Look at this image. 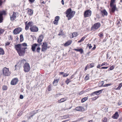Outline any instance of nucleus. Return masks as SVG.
<instances>
[{
  "label": "nucleus",
  "instance_id": "1",
  "mask_svg": "<svg viewBox=\"0 0 122 122\" xmlns=\"http://www.w3.org/2000/svg\"><path fill=\"white\" fill-rule=\"evenodd\" d=\"M27 46V44L23 43L22 44H19L15 45V48L17 51L19 55L20 56H24L25 52V50L27 48L25 47Z\"/></svg>",
  "mask_w": 122,
  "mask_h": 122
},
{
  "label": "nucleus",
  "instance_id": "2",
  "mask_svg": "<svg viewBox=\"0 0 122 122\" xmlns=\"http://www.w3.org/2000/svg\"><path fill=\"white\" fill-rule=\"evenodd\" d=\"M66 16L68 17V20H69L72 18L74 16L75 12L74 11H71V8L68 9L66 11Z\"/></svg>",
  "mask_w": 122,
  "mask_h": 122
},
{
  "label": "nucleus",
  "instance_id": "3",
  "mask_svg": "<svg viewBox=\"0 0 122 122\" xmlns=\"http://www.w3.org/2000/svg\"><path fill=\"white\" fill-rule=\"evenodd\" d=\"M2 71L3 75L5 76H9L11 74L9 69L5 67L3 69Z\"/></svg>",
  "mask_w": 122,
  "mask_h": 122
},
{
  "label": "nucleus",
  "instance_id": "4",
  "mask_svg": "<svg viewBox=\"0 0 122 122\" xmlns=\"http://www.w3.org/2000/svg\"><path fill=\"white\" fill-rule=\"evenodd\" d=\"M101 26V24L99 22L97 23L94 24V25L91 27V30H92L94 31L97 30Z\"/></svg>",
  "mask_w": 122,
  "mask_h": 122
},
{
  "label": "nucleus",
  "instance_id": "5",
  "mask_svg": "<svg viewBox=\"0 0 122 122\" xmlns=\"http://www.w3.org/2000/svg\"><path fill=\"white\" fill-rule=\"evenodd\" d=\"M24 71L25 72L29 71L30 69V66L29 64L27 63H25L24 65Z\"/></svg>",
  "mask_w": 122,
  "mask_h": 122
},
{
  "label": "nucleus",
  "instance_id": "6",
  "mask_svg": "<svg viewBox=\"0 0 122 122\" xmlns=\"http://www.w3.org/2000/svg\"><path fill=\"white\" fill-rule=\"evenodd\" d=\"M48 44L46 42H43L42 45L41 51H44L46 50L48 48Z\"/></svg>",
  "mask_w": 122,
  "mask_h": 122
},
{
  "label": "nucleus",
  "instance_id": "7",
  "mask_svg": "<svg viewBox=\"0 0 122 122\" xmlns=\"http://www.w3.org/2000/svg\"><path fill=\"white\" fill-rule=\"evenodd\" d=\"M92 14V11L91 10H88L85 11L84 16L85 17L90 16Z\"/></svg>",
  "mask_w": 122,
  "mask_h": 122
},
{
  "label": "nucleus",
  "instance_id": "8",
  "mask_svg": "<svg viewBox=\"0 0 122 122\" xmlns=\"http://www.w3.org/2000/svg\"><path fill=\"white\" fill-rule=\"evenodd\" d=\"M22 31V29L20 28H15L14 30L13 33L14 34H17L20 33Z\"/></svg>",
  "mask_w": 122,
  "mask_h": 122
},
{
  "label": "nucleus",
  "instance_id": "9",
  "mask_svg": "<svg viewBox=\"0 0 122 122\" xmlns=\"http://www.w3.org/2000/svg\"><path fill=\"white\" fill-rule=\"evenodd\" d=\"M5 12L4 10L0 11V23L2 22L3 20L2 15H5Z\"/></svg>",
  "mask_w": 122,
  "mask_h": 122
},
{
  "label": "nucleus",
  "instance_id": "10",
  "mask_svg": "<svg viewBox=\"0 0 122 122\" xmlns=\"http://www.w3.org/2000/svg\"><path fill=\"white\" fill-rule=\"evenodd\" d=\"M18 81L17 78H15L13 79L11 81V85H16Z\"/></svg>",
  "mask_w": 122,
  "mask_h": 122
},
{
  "label": "nucleus",
  "instance_id": "11",
  "mask_svg": "<svg viewBox=\"0 0 122 122\" xmlns=\"http://www.w3.org/2000/svg\"><path fill=\"white\" fill-rule=\"evenodd\" d=\"M17 16L16 13L15 12H14L12 15L10 16V19L11 20H15Z\"/></svg>",
  "mask_w": 122,
  "mask_h": 122
},
{
  "label": "nucleus",
  "instance_id": "12",
  "mask_svg": "<svg viewBox=\"0 0 122 122\" xmlns=\"http://www.w3.org/2000/svg\"><path fill=\"white\" fill-rule=\"evenodd\" d=\"M38 28L35 26H31V31L36 32L38 31Z\"/></svg>",
  "mask_w": 122,
  "mask_h": 122
},
{
  "label": "nucleus",
  "instance_id": "13",
  "mask_svg": "<svg viewBox=\"0 0 122 122\" xmlns=\"http://www.w3.org/2000/svg\"><path fill=\"white\" fill-rule=\"evenodd\" d=\"M119 116L118 113L117 112L112 116V118L113 119H117L118 118Z\"/></svg>",
  "mask_w": 122,
  "mask_h": 122
},
{
  "label": "nucleus",
  "instance_id": "14",
  "mask_svg": "<svg viewBox=\"0 0 122 122\" xmlns=\"http://www.w3.org/2000/svg\"><path fill=\"white\" fill-rule=\"evenodd\" d=\"M76 110L78 111L81 112L84 111H85L84 108L81 106H79L76 108Z\"/></svg>",
  "mask_w": 122,
  "mask_h": 122
},
{
  "label": "nucleus",
  "instance_id": "15",
  "mask_svg": "<svg viewBox=\"0 0 122 122\" xmlns=\"http://www.w3.org/2000/svg\"><path fill=\"white\" fill-rule=\"evenodd\" d=\"M44 37V36L43 35H40L37 40L38 42L39 43L41 42L42 41V40Z\"/></svg>",
  "mask_w": 122,
  "mask_h": 122
},
{
  "label": "nucleus",
  "instance_id": "16",
  "mask_svg": "<svg viewBox=\"0 0 122 122\" xmlns=\"http://www.w3.org/2000/svg\"><path fill=\"white\" fill-rule=\"evenodd\" d=\"M72 42V41L71 40L68 41L67 42H66L64 44V46H67L70 45Z\"/></svg>",
  "mask_w": 122,
  "mask_h": 122
},
{
  "label": "nucleus",
  "instance_id": "17",
  "mask_svg": "<svg viewBox=\"0 0 122 122\" xmlns=\"http://www.w3.org/2000/svg\"><path fill=\"white\" fill-rule=\"evenodd\" d=\"M110 6L112 7V13H114L116 9V5H113L112 6Z\"/></svg>",
  "mask_w": 122,
  "mask_h": 122
},
{
  "label": "nucleus",
  "instance_id": "18",
  "mask_svg": "<svg viewBox=\"0 0 122 122\" xmlns=\"http://www.w3.org/2000/svg\"><path fill=\"white\" fill-rule=\"evenodd\" d=\"M30 26V21H29L27 24L25 25V30H27L29 28V26Z\"/></svg>",
  "mask_w": 122,
  "mask_h": 122
},
{
  "label": "nucleus",
  "instance_id": "19",
  "mask_svg": "<svg viewBox=\"0 0 122 122\" xmlns=\"http://www.w3.org/2000/svg\"><path fill=\"white\" fill-rule=\"evenodd\" d=\"M66 99H67L66 98H62L58 100V102L59 103H61L63 102L66 101Z\"/></svg>",
  "mask_w": 122,
  "mask_h": 122
},
{
  "label": "nucleus",
  "instance_id": "20",
  "mask_svg": "<svg viewBox=\"0 0 122 122\" xmlns=\"http://www.w3.org/2000/svg\"><path fill=\"white\" fill-rule=\"evenodd\" d=\"M37 45L36 44H35L32 46V50L34 51H35L36 47L37 46Z\"/></svg>",
  "mask_w": 122,
  "mask_h": 122
},
{
  "label": "nucleus",
  "instance_id": "21",
  "mask_svg": "<svg viewBox=\"0 0 122 122\" xmlns=\"http://www.w3.org/2000/svg\"><path fill=\"white\" fill-rule=\"evenodd\" d=\"M59 81V79H55L54 81L53 82V84L54 85H55L56 84H56L57 83L58 81Z\"/></svg>",
  "mask_w": 122,
  "mask_h": 122
},
{
  "label": "nucleus",
  "instance_id": "22",
  "mask_svg": "<svg viewBox=\"0 0 122 122\" xmlns=\"http://www.w3.org/2000/svg\"><path fill=\"white\" fill-rule=\"evenodd\" d=\"M74 50L80 52L81 54H82L83 52V49L81 48L80 49H75Z\"/></svg>",
  "mask_w": 122,
  "mask_h": 122
},
{
  "label": "nucleus",
  "instance_id": "23",
  "mask_svg": "<svg viewBox=\"0 0 122 122\" xmlns=\"http://www.w3.org/2000/svg\"><path fill=\"white\" fill-rule=\"evenodd\" d=\"M4 50L2 48H0V55H4Z\"/></svg>",
  "mask_w": 122,
  "mask_h": 122
},
{
  "label": "nucleus",
  "instance_id": "24",
  "mask_svg": "<svg viewBox=\"0 0 122 122\" xmlns=\"http://www.w3.org/2000/svg\"><path fill=\"white\" fill-rule=\"evenodd\" d=\"M103 90L102 89L100 90L95 91V92L96 93V95H98L100 93H102V91Z\"/></svg>",
  "mask_w": 122,
  "mask_h": 122
},
{
  "label": "nucleus",
  "instance_id": "25",
  "mask_svg": "<svg viewBox=\"0 0 122 122\" xmlns=\"http://www.w3.org/2000/svg\"><path fill=\"white\" fill-rule=\"evenodd\" d=\"M77 33L76 32H74L72 34V38H73L76 37L77 36Z\"/></svg>",
  "mask_w": 122,
  "mask_h": 122
},
{
  "label": "nucleus",
  "instance_id": "26",
  "mask_svg": "<svg viewBox=\"0 0 122 122\" xmlns=\"http://www.w3.org/2000/svg\"><path fill=\"white\" fill-rule=\"evenodd\" d=\"M88 98V97H86L83 98L81 100V102L83 103Z\"/></svg>",
  "mask_w": 122,
  "mask_h": 122
},
{
  "label": "nucleus",
  "instance_id": "27",
  "mask_svg": "<svg viewBox=\"0 0 122 122\" xmlns=\"http://www.w3.org/2000/svg\"><path fill=\"white\" fill-rule=\"evenodd\" d=\"M20 42H22L24 40L23 36L22 34L20 36Z\"/></svg>",
  "mask_w": 122,
  "mask_h": 122
},
{
  "label": "nucleus",
  "instance_id": "28",
  "mask_svg": "<svg viewBox=\"0 0 122 122\" xmlns=\"http://www.w3.org/2000/svg\"><path fill=\"white\" fill-rule=\"evenodd\" d=\"M107 118L104 117L102 119V122H107Z\"/></svg>",
  "mask_w": 122,
  "mask_h": 122
},
{
  "label": "nucleus",
  "instance_id": "29",
  "mask_svg": "<svg viewBox=\"0 0 122 122\" xmlns=\"http://www.w3.org/2000/svg\"><path fill=\"white\" fill-rule=\"evenodd\" d=\"M102 12L105 15H107V13L106 10H104L102 11Z\"/></svg>",
  "mask_w": 122,
  "mask_h": 122
},
{
  "label": "nucleus",
  "instance_id": "30",
  "mask_svg": "<svg viewBox=\"0 0 122 122\" xmlns=\"http://www.w3.org/2000/svg\"><path fill=\"white\" fill-rule=\"evenodd\" d=\"M71 81L70 79L67 78L66 80L65 81V82L67 85Z\"/></svg>",
  "mask_w": 122,
  "mask_h": 122
},
{
  "label": "nucleus",
  "instance_id": "31",
  "mask_svg": "<svg viewBox=\"0 0 122 122\" xmlns=\"http://www.w3.org/2000/svg\"><path fill=\"white\" fill-rule=\"evenodd\" d=\"M64 33L63 32L62 30H61L60 31L59 33L58 34V35L59 36H60L61 35H64Z\"/></svg>",
  "mask_w": 122,
  "mask_h": 122
},
{
  "label": "nucleus",
  "instance_id": "32",
  "mask_svg": "<svg viewBox=\"0 0 122 122\" xmlns=\"http://www.w3.org/2000/svg\"><path fill=\"white\" fill-rule=\"evenodd\" d=\"M115 0H111V2L110 3V6H111L112 5H114L113 3L115 1Z\"/></svg>",
  "mask_w": 122,
  "mask_h": 122
},
{
  "label": "nucleus",
  "instance_id": "33",
  "mask_svg": "<svg viewBox=\"0 0 122 122\" xmlns=\"http://www.w3.org/2000/svg\"><path fill=\"white\" fill-rule=\"evenodd\" d=\"M122 86V83H120L118 87L117 88V90H120Z\"/></svg>",
  "mask_w": 122,
  "mask_h": 122
},
{
  "label": "nucleus",
  "instance_id": "34",
  "mask_svg": "<svg viewBox=\"0 0 122 122\" xmlns=\"http://www.w3.org/2000/svg\"><path fill=\"white\" fill-rule=\"evenodd\" d=\"M112 83H109L108 84H106L104 85L103 86L104 87L112 85Z\"/></svg>",
  "mask_w": 122,
  "mask_h": 122
},
{
  "label": "nucleus",
  "instance_id": "35",
  "mask_svg": "<svg viewBox=\"0 0 122 122\" xmlns=\"http://www.w3.org/2000/svg\"><path fill=\"white\" fill-rule=\"evenodd\" d=\"M89 74H87L85 77V80H87L89 79Z\"/></svg>",
  "mask_w": 122,
  "mask_h": 122
},
{
  "label": "nucleus",
  "instance_id": "36",
  "mask_svg": "<svg viewBox=\"0 0 122 122\" xmlns=\"http://www.w3.org/2000/svg\"><path fill=\"white\" fill-rule=\"evenodd\" d=\"M60 19V17L58 16H56L55 18V20H56L57 21H58Z\"/></svg>",
  "mask_w": 122,
  "mask_h": 122
},
{
  "label": "nucleus",
  "instance_id": "37",
  "mask_svg": "<svg viewBox=\"0 0 122 122\" xmlns=\"http://www.w3.org/2000/svg\"><path fill=\"white\" fill-rule=\"evenodd\" d=\"M26 62V61L25 60L23 59L21 60V61L20 63L21 64H24V63Z\"/></svg>",
  "mask_w": 122,
  "mask_h": 122
},
{
  "label": "nucleus",
  "instance_id": "38",
  "mask_svg": "<svg viewBox=\"0 0 122 122\" xmlns=\"http://www.w3.org/2000/svg\"><path fill=\"white\" fill-rule=\"evenodd\" d=\"M107 64L106 62H104L101 65V66H107Z\"/></svg>",
  "mask_w": 122,
  "mask_h": 122
},
{
  "label": "nucleus",
  "instance_id": "39",
  "mask_svg": "<svg viewBox=\"0 0 122 122\" xmlns=\"http://www.w3.org/2000/svg\"><path fill=\"white\" fill-rule=\"evenodd\" d=\"M2 89L3 90H6L7 89V87L5 86H4L3 87Z\"/></svg>",
  "mask_w": 122,
  "mask_h": 122
},
{
  "label": "nucleus",
  "instance_id": "40",
  "mask_svg": "<svg viewBox=\"0 0 122 122\" xmlns=\"http://www.w3.org/2000/svg\"><path fill=\"white\" fill-rule=\"evenodd\" d=\"M58 21H57L56 20H55L54 21H53V23L55 25H57L58 24Z\"/></svg>",
  "mask_w": 122,
  "mask_h": 122
},
{
  "label": "nucleus",
  "instance_id": "41",
  "mask_svg": "<svg viewBox=\"0 0 122 122\" xmlns=\"http://www.w3.org/2000/svg\"><path fill=\"white\" fill-rule=\"evenodd\" d=\"M86 36H84L81 39V41H83L86 38Z\"/></svg>",
  "mask_w": 122,
  "mask_h": 122
},
{
  "label": "nucleus",
  "instance_id": "42",
  "mask_svg": "<svg viewBox=\"0 0 122 122\" xmlns=\"http://www.w3.org/2000/svg\"><path fill=\"white\" fill-rule=\"evenodd\" d=\"M4 31V30L3 29H0V35L3 33Z\"/></svg>",
  "mask_w": 122,
  "mask_h": 122
},
{
  "label": "nucleus",
  "instance_id": "43",
  "mask_svg": "<svg viewBox=\"0 0 122 122\" xmlns=\"http://www.w3.org/2000/svg\"><path fill=\"white\" fill-rule=\"evenodd\" d=\"M114 67L113 66H110V68L108 70H112L114 69Z\"/></svg>",
  "mask_w": 122,
  "mask_h": 122
},
{
  "label": "nucleus",
  "instance_id": "44",
  "mask_svg": "<svg viewBox=\"0 0 122 122\" xmlns=\"http://www.w3.org/2000/svg\"><path fill=\"white\" fill-rule=\"evenodd\" d=\"M41 50V48L40 47H38L36 49V51L37 52L39 53L40 52V51Z\"/></svg>",
  "mask_w": 122,
  "mask_h": 122
},
{
  "label": "nucleus",
  "instance_id": "45",
  "mask_svg": "<svg viewBox=\"0 0 122 122\" xmlns=\"http://www.w3.org/2000/svg\"><path fill=\"white\" fill-rule=\"evenodd\" d=\"M94 63H92L90 64V66L91 67H92L94 66Z\"/></svg>",
  "mask_w": 122,
  "mask_h": 122
},
{
  "label": "nucleus",
  "instance_id": "46",
  "mask_svg": "<svg viewBox=\"0 0 122 122\" xmlns=\"http://www.w3.org/2000/svg\"><path fill=\"white\" fill-rule=\"evenodd\" d=\"M48 90L49 91H50L51 90V86L49 85L48 86Z\"/></svg>",
  "mask_w": 122,
  "mask_h": 122
},
{
  "label": "nucleus",
  "instance_id": "47",
  "mask_svg": "<svg viewBox=\"0 0 122 122\" xmlns=\"http://www.w3.org/2000/svg\"><path fill=\"white\" fill-rule=\"evenodd\" d=\"M99 36L101 37L103 36V33L102 32H101L99 33Z\"/></svg>",
  "mask_w": 122,
  "mask_h": 122
},
{
  "label": "nucleus",
  "instance_id": "48",
  "mask_svg": "<svg viewBox=\"0 0 122 122\" xmlns=\"http://www.w3.org/2000/svg\"><path fill=\"white\" fill-rule=\"evenodd\" d=\"M95 94H96L95 92H94L91 93L90 94V95L91 96H94Z\"/></svg>",
  "mask_w": 122,
  "mask_h": 122
},
{
  "label": "nucleus",
  "instance_id": "49",
  "mask_svg": "<svg viewBox=\"0 0 122 122\" xmlns=\"http://www.w3.org/2000/svg\"><path fill=\"white\" fill-rule=\"evenodd\" d=\"M23 96L22 95H20V99H22L23 98Z\"/></svg>",
  "mask_w": 122,
  "mask_h": 122
},
{
  "label": "nucleus",
  "instance_id": "50",
  "mask_svg": "<svg viewBox=\"0 0 122 122\" xmlns=\"http://www.w3.org/2000/svg\"><path fill=\"white\" fill-rule=\"evenodd\" d=\"M100 83L101 84V85L100 86H103V85L104 84V81H102L100 82Z\"/></svg>",
  "mask_w": 122,
  "mask_h": 122
},
{
  "label": "nucleus",
  "instance_id": "51",
  "mask_svg": "<svg viewBox=\"0 0 122 122\" xmlns=\"http://www.w3.org/2000/svg\"><path fill=\"white\" fill-rule=\"evenodd\" d=\"M69 75V74H66V73H65L63 75V76L64 77H66L67 76Z\"/></svg>",
  "mask_w": 122,
  "mask_h": 122
},
{
  "label": "nucleus",
  "instance_id": "52",
  "mask_svg": "<svg viewBox=\"0 0 122 122\" xmlns=\"http://www.w3.org/2000/svg\"><path fill=\"white\" fill-rule=\"evenodd\" d=\"M108 68V66L103 67L101 68V69H107Z\"/></svg>",
  "mask_w": 122,
  "mask_h": 122
},
{
  "label": "nucleus",
  "instance_id": "53",
  "mask_svg": "<svg viewBox=\"0 0 122 122\" xmlns=\"http://www.w3.org/2000/svg\"><path fill=\"white\" fill-rule=\"evenodd\" d=\"M22 114V113L21 112H19L18 114V116H20Z\"/></svg>",
  "mask_w": 122,
  "mask_h": 122
},
{
  "label": "nucleus",
  "instance_id": "54",
  "mask_svg": "<svg viewBox=\"0 0 122 122\" xmlns=\"http://www.w3.org/2000/svg\"><path fill=\"white\" fill-rule=\"evenodd\" d=\"M97 98V97H94L92 98V100H95Z\"/></svg>",
  "mask_w": 122,
  "mask_h": 122
},
{
  "label": "nucleus",
  "instance_id": "55",
  "mask_svg": "<svg viewBox=\"0 0 122 122\" xmlns=\"http://www.w3.org/2000/svg\"><path fill=\"white\" fill-rule=\"evenodd\" d=\"M10 44V43L9 42H7L5 44V46H8Z\"/></svg>",
  "mask_w": 122,
  "mask_h": 122
},
{
  "label": "nucleus",
  "instance_id": "56",
  "mask_svg": "<svg viewBox=\"0 0 122 122\" xmlns=\"http://www.w3.org/2000/svg\"><path fill=\"white\" fill-rule=\"evenodd\" d=\"M89 48V49H90L92 47V46H91V44H89L88 45Z\"/></svg>",
  "mask_w": 122,
  "mask_h": 122
},
{
  "label": "nucleus",
  "instance_id": "57",
  "mask_svg": "<svg viewBox=\"0 0 122 122\" xmlns=\"http://www.w3.org/2000/svg\"><path fill=\"white\" fill-rule=\"evenodd\" d=\"M101 67L100 64H99L97 66V67L98 68H99Z\"/></svg>",
  "mask_w": 122,
  "mask_h": 122
},
{
  "label": "nucleus",
  "instance_id": "58",
  "mask_svg": "<svg viewBox=\"0 0 122 122\" xmlns=\"http://www.w3.org/2000/svg\"><path fill=\"white\" fill-rule=\"evenodd\" d=\"M61 2L62 3V4L63 5H64V0H61Z\"/></svg>",
  "mask_w": 122,
  "mask_h": 122
},
{
  "label": "nucleus",
  "instance_id": "59",
  "mask_svg": "<svg viewBox=\"0 0 122 122\" xmlns=\"http://www.w3.org/2000/svg\"><path fill=\"white\" fill-rule=\"evenodd\" d=\"M2 0H0V6L2 5Z\"/></svg>",
  "mask_w": 122,
  "mask_h": 122
},
{
  "label": "nucleus",
  "instance_id": "60",
  "mask_svg": "<svg viewBox=\"0 0 122 122\" xmlns=\"http://www.w3.org/2000/svg\"><path fill=\"white\" fill-rule=\"evenodd\" d=\"M74 75H73L71 76V77L70 79H72L74 77Z\"/></svg>",
  "mask_w": 122,
  "mask_h": 122
},
{
  "label": "nucleus",
  "instance_id": "61",
  "mask_svg": "<svg viewBox=\"0 0 122 122\" xmlns=\"http://www.w3.org/2000/svg\"><path fill=\"white\" fill-rule=\"evenodd\" d=\"M68 117V116H65L63 117L65 118H66Z\"/></svg>",
  "mask_w": 122,
  "mask_h": 122
},
{
  "label": "nucleus",
  "instance_id": "62",
  "mask_svg": "<svg viewBox=\"0 0 122 122\" xmlns=\"http://www.w3.org/2000/svg\"><path fill=\"white\" fill-rule=\"evenodd\" d=\"M96 48V47L95 46H94L93 48H92V49L93 50H95Z\"/></svg>",
  "mask_w": 122,
  "mask_h": 122
},
{
  "label": "nucleus",
  "instance_id": "63",
  "mask_svg": "<svg viewBox=\"0 0 122 122\" xmlns=\"http://www.w3.org/2000/svg\"><path fill=\"white\" fill-rule=\"evenodd\" d=\"M35 0H31V3L33 2Z\"/></svg>",
  "mask_w": 122,
  "mask_h": 122
},
{
  "label": "nucleus",
  "instance_id": "64",
  "mask_svg": "<svg viewBox=\"0 0 122 122\" xmlns=\"http://www.w3.org/2000/svg\"><path fill=\"white\" fill-rule=\"evenodd\" d=\"M60 73L62 75L64 73V72H60Z\"/></svg>",
  "mask_w": 122,
  "mask_h": 122
}]
</instances>
